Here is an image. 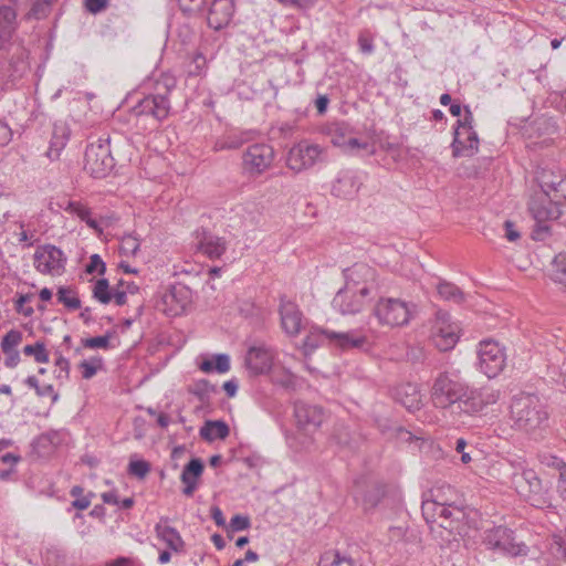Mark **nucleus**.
<instances>
[{
	"label": "nucleus",
	"mask_w": 566,
	"mask_h": 566,
	"mask_svg": "<svg viewBox=\"0 0 566 566\" xmlns=\"http://www.w3.org/2000/svg\"><path fill=\"white\" fill-rule=\"evenodd\" d=\"M483 543L489 549L511 556H526L528 554V546L523 542H517L514 532L502 525L486 530Z\"/></svg>",
	"instance_id": "obj_11"
},
{
	"label": "nucleus",
	"mask_w": 566,
	"mask_h": 566,
	"mask_svg": "<svg viewBox=\"0 0 566 566\" xmlns=\"http://www.w3.org/2000/svg\"><path fill=\"white\" fill-rule=\"evenodd\" d=\"M52 10V7L41 0H34L29 11V15L40 20L46 18Z\"/></svg>",
	"instance_id": "obj_52"
},
{
	"label": "nucleus",
	"mask_w": 566,
	"mask_h": 566,
	"mask_svg": "<svg viewBox=\"0 0 566 566\" xmlns=\"http://www.w3.org/2000/svg\"><path fill=\"white\" fill-rule=\"evenodd\" d=\"M216 391V386L207 379L197 380L189 389V392L197 397L200 401H206L212 392Z\"/></svg>",
	"instance_id": "obj_41"
},
{
	"label": "nucleus",
	"mask_w": 566,
	"mask_h": 566,
	"mask_svg": "<svg viewBox=\"0 0 566 566\" xmlns=\"http://www.w3.org/2000/svg\"><path fill=\"white\" fill-rule=\"evenodd\" d=\"M552 280L566 287V252L555 255L552 262Z\"/></svg>",
	"instance_id": "obj_38"
},
{
	"label": "nucleus",
	"mask_w": 566,
	"mask_h": 566,
	"mask_svg": "<svg viewBox=\"0 0 566 566\" xmlns=\"http://www.w3.org/2000/svg\"><path fill=\"white\" fill-rule=\"evenodd\" d=\"M465 382L457 375L440 373L431 387V399L436 407L447 409L455 407L457 402L465 394Z\"/></svg>",
	"instance_id": "obj_7"
},
{
	"label": "nucleus",
	"mask_w": 566,
	"mask_h": 566,
	"mask_svg": "<svg viewBox=\"0 0 566 566\" xmlns=\"http://www.w3.org/2000/svg\"><path fill=\"white\" fill-rule=\"evenodd\" d=\"M251 521L248 515L237 514L231 517L230 523L228 525V531L230 532H241L250 528Z\"/></svg>",
	"instance_id": "obj_50"
},
{
	"label": "nucleus",
	"mask_w": 566,
	"mask_h": 566,
	"mask_svg": "<svg viewBox=\"0 0 566 566\" xmlns=\"http://www.w3.org/2000/svg\"><path fill=\"white\" fill-rule=\"evenodd\" d=\"M271 381L287 390H294L297 385L296 376L285 368L275 370L271 376Z\"/></svg>",
	"instance_id": "obj_37"
},
{
	"label": "nucleus",
	"mask_w": 566,
	"mask_h": 566,
	"mask_svg": "<svg viewBox=\"0 0 566 566\" xmlns=\"http://www.w3.org/2000/svg\"><path fill=\"white\" fill-rule=\"evenodd\" d=\"M345 285L335 294L332 306L342 315H355L380 293L377 271L366 263L344 270Z\"/></svg>",
	"instance_id": "obj_2"
},
{
	"label": "nucleus",
	"mask_w": 566,
	"mask_h": 566,
	"mask_svg": "<svg viewBox=\"0 0 566 566\" xmlns=\"http://www.w3.org/2000/svg\"><path fill=\"white\" fill-rule=\"evenodd\" d=\"M150 471V464L145 460L130 461L128 464V473L138 479H144Z\"/></svg>",
	"instance_id": "obj_48"
},
{
	"label": "nucleus",
	"mask_w": 566,
	"mask_h": 566,
	"mask_svg": "<svg viewBox=\"0 0 566 566\" xmlns=\"http://www.w3.org/2000/svg\"><path fill=\"white\" fill-rule=\"evenodd\" d=\"M93 297L102 304H108L113 298V293L109 291V283L106 279L96 281L93 289Z\"/></svg>",
	"instance_id": "obj_44"
},
{
	"label": "nucleus",
	"mask_w": 566,
	"mask_h": 566,
	"mask_svg": "<svg viewBox=\"0 0 566 566\" xmlns=\"http://www.w3.org/2000/svg\"><path fill=\"white\" fill-rule=\"evenodd\" d=\"M55 366L59 368L56 374L57 379H67L70 374V361L63 356H59L55 360Z\"/></svg>",
	"instance_id": "obj_54"
},
{
	"label": "nucleus",
	"mask_w": 566,
	"mask_h": 566,
	"mask_svg": "<svg viewBox=\"0 0 566 566\" xmlns=\"http://www.w3.org/2000/svg\"><path fill=\"white\" fill-rule=\"evenodd\" d=\"M555 544V554L557 557L563 558L566 564V543L559 538L554 542Z\"/></svg>",
	"instance_id": "obj_63"
},
{
	"label": "nucleus",
	"mask_w": 566,
	"mask_h": 566,
	"mask_svg": "<svg viewBox=\"0 0 566 566\" xmlns=\"http://www.w3.org/2000/svg\"><path fill=\"white\" fill-rule=\"evenodd\" d=\"M35 392L39 397L51 396L53 402H56L59 400V394L55 392L52 385L40 386Z\"/></svg>",
	"instance_id": "obj_61"
},
{
	"label": "nucleus",
	"mask_w": 566,
	"mask_h": 566,
	"mask_svg": "<svg viewBox=\"0 0 566 566\" xmlns=\"http://www.w3.org/2000/svg\"><path fill=\"white\" fill-rule=\"evenodd\" d=\"M106 271V264L102 260L98 254H92L90 258V262L86 265V272L92 274L94 272H98V274H104Z\"/></svg>",
	"instance_id": "obj_53"
},
{
	"label": "nucleus",
	"mask_w": 566,
	"mask_h": 566,
	"mask_svg": "<svg viewBox=\"0 0 566 566\" xmlns=\"http://www.w3.org/2000/svg\"><path fill=\"white\" fill-rule=\"evenodd\" d=\"M279 313L281 316V325L284 332L290 336H296L302 329V312L298 306L286 298L285 295L280 297Z\"/></svg>",
	"instance_id": "obj_24"
},
{
	"label": "nucleus",
	"mask_w": 566,
	"mask_h": 566,
	"mask_svg": "<svg viewBox=\"0 0 566 566\" xmlns=\"http://www.w3.org/2000/svg\"><path fill=\"white\" fill-rule=\"evenodd\" d=\"M245 142H247V138H244L242 135H228L224 138L218 139L214 143L213 150L221 151V150L238 149Z\"/></svg>",
	"instance_id": "obj_39"
},
{
	"label": "nucleus",
	"mask_w": 566,
	"mask_h": 566,
	"mask_svg": "<svg viewBox=\"0 0 566 566\" xmlns=\"http://www.w3.org/2000/svg\"><path fill=\"white\" fill-rule=\"evenodd\" d=\"M198 250L211 260L220 259L227 251V241L209 231L198 233Z\"/></svg>",
	"instance_id": "obj_25"
},
{
	"label": "nucleus",
	"mask_w": 566,
	"mask_h": 566,
	"mask_svg": "<svg viewBox=\"0 0 566 566\" xmlns=\"http://www.w3.org/2000/svg\"><path fill=\"white\" fill-rule=\"evenodd\" d=\"M500 398V392L490 387L470 388L465 385V394L459 399L455 408L459 412L475 416L490 405H494Z\"/></svg>",
	"instance_id": "obj_13"
},
{
	"label": "nucleus",
	"mask_w": 566,
	"mask_h": 566,
	"mask_svg": "<svg viewBox=\"0 0 566 566\" xmlns=\"http://www.w3.org/2000/svg\"><path fill=\"white\" fill-rule=\"evenodd\" d=\"M59 439V433L56 431H51L41 434L36 439V443L41 446L56 444Z\"/></svg>",
	"instance_id": "obj_58"
},
{
	"label": "nucleus",
	"mask_w": 566,
	"mask_h": 566,
	"mask_svg": "<svg viewBox=\"0 0 566 566\" xmlns=\"http://www.w3.org/2000/svg\"><path fill=\"white\" fill-rule=\"evenodd\" d=\"M357 44L359 51L365 55H370L375 51L374 36L368 30H363L359 32Z\"/></svg>",
	"instance_id": "obj_47"
},
{
	"label": "nucleus",
	"mask_w": 566,
	"mask_h": 566,
	"mask_svg": "<svg viewBox=\"0 0 566 566\" xmlns=\"http://www.w3.org/2000/svg\"><path fill=\"white\" fill-rule=\"evenodd\" d=\"M113 337L112 332H106L104 335L96 336V337H90L82 339V344L86 348H103L108 349L111 348V338Z\"/></svg>",
	"instance_id": "obj_46"
},
{
	"label": "nucleus",
	"mask_w": 566,
	"mask_h": 566,
	"mask_svg": "<svg viewBox=\"0 0 566 566\" xmlns=\"http://www.w3.org/2000/svg\"><path fill=\"white\" fill-rule=\"evenodd\" d=\"M274 157L272 146L263 143L250 145L242 156L243 171L249 177L256 178L271 167Z\"/></svg>",
	"instance_id": "obj_15"
},
{
	"label": "nucleus",
	"mask_w": 566,
	"mask_h": 566,
	"mask_svg": "<svg viewBox=\"0 0 566 566\" xmlns=\"http://www.w3.org/2000/svg\"><path fill=\"white\" fill-rule=\"evenodd\" d=\"M421 511L429 524L430 534L441 547L469 535L471 511L467 506L442 499L440 490H437L432 500L422 501Z\"/></svg>",
	"instance_id": "obj_1"
},
{
	"label": "nucleus",
	"mask_w": 566,
	"mask_h": 566,
	"mask_svg": "<svg viewBox=\"0 0 566 566\" xmlns=\"http://www.w3.org/2000/svg\"><path fill=\"white\" fill-rule=\"evenodd\" d=\"M238 0H211L207 21L214 30L228 27L232 21Z\"/></svg>",
	"instance_id": "obj_22"
},
{
	"label": "nucleus",
	"mask_w": 566,
	"mask_h": 566,
	"mask_svg": "<svg viewBox=\"0 0 566 566\" xmlns=\"http://www.w3.org/2000/svg\"><path fill=\"white\" fill-rule=\"evenodd\" d=\"M459 326L448 312L438 311L431 327V338L441 352L452 349L459 340Z\"/></svg>",
	"instance_id": "obj_17"
},
{
	"label": "nucleus",
	"mask_w": 566,
	"mask_h": 566,
	"mask_svg": "<svg viewBox=\"0 0 566 566\" xmlns=\"http://www.w3.org/2000/svg\"><path fill=\"white\" fill-rule=\"evenodd\" d=\"M363 185L359 172L355 170H343L332 185V193L340 199H353Z\"/></svg>",
	"instance_id": "obj_23"
},
{
	"label": "nucleus",
	"mask_w": 566,
	"mask_h": 566,
	"mask_svg": "<svg viewBox=\"0 0 566 566\" xmlns=\"http://www.w3.org/2000/svg\"><path fill=\"white\" fill-rule=\"evenodd\" d=\"M111 137L103 134L88 143L84 154V169L94 178L106 177L114 168Z\"/></svg>",
	"instance_id": "obj_5"
},
{
	"label": "nucleus",
	"mask_w": 566,
	"mask_h": 566,
	"mask_svg": "<svg viewBox=\"0 0 566 566\" xmlns=\"http://www.w3.org/2000/svg\"><path fill=\"white\" fill-rule=\"evenodd\" d=\"M438 294L446 301L462 303L464 300L463 292L453 283L440 281L437 285Z\"/></svg>",
	"instance_id": "obj_36"
},
{
	"label": "nucleus",
	"mask_w": 566,
	"mask_h": 566,
	"mask_svg": "<svg viewBox=\"0 0 566 566\" xmlns=\"http://www.w3.org/2000/svg\"><path fill=\"white\" fill-rule=\"evenodd\" d=\"M510 409L512 426L516 430L534 434L548 427L547 407L535 394L521 392L514 396Z\"/></svg>",
	"instance_id": "obj_4"
},
{
	"label": "nucleus",
	"mask_w": 566,
	"mask_h": 566,
	"mask_svg": "<svg viewBox=\"0 0 566 566\" xmlns=\"http://www.w3.org/2000/svg\"><path fill=\"white\" fill-rule=\"evenodd\" d=\"M23 339L22 332L18 329L9 331L1 340V349L6 354L4 365L8 368H14L20 363V354L15 349Z\"/></svg>",
	"instance_id": "obj_28"
},
{
	"label": "nucleus",
	"mask_w": 566,
	"mask_h": 566,
	"mask_svg": "<svg viewBox=\"0 0 566 566\" xmlns=\"http://www.w3.org/2000/svg\"><path fill=\"white\" fill-rule=\"evenodd\" d=\"M59 303H62L70 310H77L81 307V300L69 287L61 286L56 293Z\"/></svg>",
	"instance_id": "obj_43"
},
{
	"label": "nucleus",
	"mask_w": 566,
	"mask_h": 566,
	"mask_svg": "<svg viewBox=\"0 0 566 566\" xmlns=\"http://www.w3.org/2000/svg\"><path fill=\"white\" fill-rule=\"evenodd\" d=\"M319 333L328 340V344L342 350L364 349L368 346V338L357 331L333 332L321 329Z\"/></svg>",
	"instance_id": "obj_21"
},
{
	"label": "nucleus",
	"mask_w": 566,
	"mask_h": 566,
	"mask_svg": "<svg viewBox=\"0 0 566 566\" xmlns=\"http://www.w3.org/2000/svg\"><path fill=\"white\" fill-rule=\"evenodd\" d=\"M191 303V290L180 283L170 285L161 295L157 308L167 316L182 315Z\"/></svg>",
	"instance_id": "obj_18"
},
{
	"label": "nucleus",
	"mask_w": 566,
	"mask_h": 566,
	"mask_svg": "<svg viewBox=\"0 0 566 566\" xmlns=\"http://www.w3.org/2000/svg\"><path fill=\"white\" fill-rule=\"evenodd\" d=\"M67 256L54 244L39 245L33 255V265L41 274L62 275L65 272Z\"/></svg>",
	"instance_id": "obj_14"
},
{
	"label": "nucleus",
	"mask_w": 566,
	"mask_h": 566,
	"mask_svg": "<svg viewBox=\"0 0 566 566\" xmlns=\"http://www.w3.org/2000/svg\"><path fill=\"white\" fill-rule=\"evenodd\" d=\"M478 356L480 369L488 378L496 377L506 365L504 348L492 339L480 342Z\"/></svg>",
	"instance_id": "obj_16"
},
{
	"label": "nucleus",
	"mask_w": 566,
	"mask_h": 566,
	"mask_svg": "<svg viewBox=\"0 0 566 566\" xmlns=\"http://www.w3.org/2000/svg\"><path fill=\"white\" fill-rule=\"evenodd\" d=\"M557 490L560 497L566 501V470L559 473Z\"/></svg>",
	"instance_id": "obj_64"
},
{
	"label": "nucleus",
	"mask_w": 566,
	"mask_h": 566,
	"mask_svg": "<svg viewBox=\"0 0 566 566\" xmlns=\"http://www.w3.org/2000/svg\"><path fill=\"white\" fill-rule=\"evenodd\" d=\"M504 229H505V238L509 241L513 242L520 238V232L515 229V224L512 221L506 220L504 222Z\"/></svg>",
	"instance_id": "obj_60"
},
{
	"label": "nucleus",
	"mask_w": 566,
	"mask_h": 566,
	"mask_svg": "<svg viewBox=\"0 0 566 566\" xmlns=\"http://www.w3.org/2000/svg\"><path fill=\"white\" fill-rule=\"evenodd\" d=\"M230 356L228 354H216L209 359H205L200 365L199 369L203 373H218L226 374L230 370Z\"/></svg>",
	"instance_id": "obj_33"
},
{
	"label": "nucleus",
	"mask_w": 566,
	"mask_h": 566,
	"mask_svg": "<svg viewBox=\"0 0 566 566\" xmlns=\"http://www.w3.org/2000/svg\"><path fill=\"white\" fill-rule=\"evenodd\" d=\"M169 517L161 516L159 522L155 525V533L157 537L163 541L170 551L181 553L185 547V542L180 533L169 524Z\"/></svg>",
	"instance_id": "obj_26"
},
{
	"label": "nucleus",
	"mask_w": 566,
	"mask_h": 566,
	"mask_svg": "<svg viewBox=\"0 0 566 566\" xmlns=\"http://www.w3.org/2000/svg\"><path fill=\"white\" fill-rule=\"evenodd\" d=\"M69 138H70L69 128L65 125L55 124L53 126L52 136L50 139L48 156L51 159H57L60 157L61 151L66 146Z\"/></svg>",
	"instance_id": "obj_32"
},
{
	"label": "nucleus",
	"mask_w": 566,
	"mask_h": 566,
	"mask_svg": "<svg viewBox=\"0 0 566 566\" xmlns=\"http://www.w3.org/2000/svg\"><path fill=\"white\" fill-rule=\"evenodd\" d=\"M467 441L463 438H459L455 442V451L461 454V461L464 464H468L471 461V457L468 452H465Z\"/></svg>",
	"instance_id": "obj_59"
},
{
	"label": "nucleus",
	"mask_w": 566,
	"mask_h": 566,
	"mask_svg": "<svg viewBox=\"0 0 566 566\" xmlns=\"http://www.w3.org/2000/svg\"><path fill=\"white\" fill-rule=\"evenodd\" d=\"M30 301V295L21 294L15 303V310L25 317H30L34 311L31 306L24 307V304Z\"/></svg>",
	"instance_id": "obj_55"
},
{
	"label": "nucleus",
	"mask_w": 566,
	"mask_h": 566,
	"mask_svg": "<svg viewBox=\"0 0 566 566\" xmlns=\"http://www.w3.org/2000/svg\"><path fill=\"white\" fill-rule=\"evenodd\" d=\"M416 305L400 298L379 297L374 307V314L380 324L396 327L407 325Z\"/></svg>",
	"instance_id": "obj_10"
},
{
	"label": "nucleus",
	"mask_w": 566,
	"mask_h": 566,
	"mask_svg": "<svg viewBox=\"0 0 566 566\" xmlns=\"http://www.w3.org/2000/svg\"><path fill=\"white\" fill-rule=\"evenodd\" d=\"M538 182L544 195L549 196V192H560L565 197L566 191V177L558 172L555 174L552 170L543 169L538 175Z\"/></svg>",
	"instance_id": "obj_30"
},
{
	"label": "nucleus",
	"mask_w": 566,
	"mask_h": 566,
	"mask_svg": "<svg viewBox=\"0 0 566 566\" xmlns=\"http://www.w3.org/2000/svg\"><path fill=\"white\" fill-rule=\"evenodd\" d=\"M315 107L317 109V113L318 115H323L326 113L327 111V107H328V104H329V98L327 95H317V97L315 98Z\"/></svg>",
	"instance_id": "obj_62"
},
{
	"label": "nucleus",
	"mask_w": 566,
	"mask_h": 566,
	"mask_svg": "<svg viewBox=\"0 0 566 566\" xmlns=\"http://www.w3.org/2000/svg\"><path fill=\"white\" fill-rule=\"evenodd\" d=\"M23 354L25 356H33L34 360L39 364L49 363V353L45 349L43 342H36L34 344L25 345L23 347Z\"/></svg>",
	"instance_id": "obj_40"
},
{
	"label": "nucleus",
	"mask_w": 566,
	"mask_h": 566,
	"mask_svg": "<svg viewBox=\"0 0 566 566\" xmlns=\"http://www.w3.org/2000/svg\"><path fill=\"white\" fill-rule=\"evenodd\" d=\"M15 20V11L9 6L0 7V27L11 32L12 23Z\"/></svg>",
	"instance_id": "obj_51"
},
{
	"label": "nucleus",
	"mask_w": 566,
	"mask_h": 566,
	"mask_svg": "<svg viewBox=\"0 0 566 566\" xmlns=\"http://www.w3.org/2000/svg\"><path fill=\"white\" fill-rule=\"evenodd\" d=\"M326 157L327 150L325 147L308 140H301L289 150L286 165L291 170L301 172L325 161Z\"/></svg>",
	"instance_id": "obj_12"
},
{
	"label": "nucleus",
	"mask_w": 566,
	"mask_h": 566,
	"mask_svg": "<svg viewBox=\"0 0 566 566\" xmlns=\"http://www.w3.org/2000/svg\"><path fill=\"white\" fill-rule=\"evenodd\" d=\"M12 139V130L4 122H0V146H7Z\"/></svg>",
	"instance_id": "obj_57"
},
{
	"label": "nucleus",
	"mask_w": 566,
	"mask_h": 566,
	"mask_svg": "<svg viewBox=\"0 0 566 566\" xmlns=\"http://www.w3.org/2000/svg\"><path fill=\"white\" fill-rule=\"evenodd\" d=\"M177 87V80L170 73L153 75L144 83V97L132 108L136 117H146L155 124L170 115V95Z\"/></svg>",
	"instance_id": "obj_3"
},
{
	"label": "nucleus",
	"mask_w": 566,
	"mask_h": 566,
	"mask_svg": "<svg viewBox=\"0 0 566 566\" xmlns=\"http://www.w3.org/2000/svg\"><path fill=\"white\" fill-rule=\"evenodd\" d=\"M103 358L101 356H94L90 360H83L80 363L78 367L82 370V377L84 379L93 378L97 370L103 368Z\"/></svg>",
	"instance_id": "obj_42"
},
{
	"label": "nucleus",
	"mask_w": 566,
	"mask_h": 566,
	"mask_svg": "<svg viewBox=\"0 0 566 566\" xmlns=\"http://www.w3.org/2000/svg\"><path fill=\"white\" fill-rule=\"evenodd\" d=\"M528 211L536 222L532 231V239L544 241L549 235V226L546 222L559 217L558 207L549 196L536 193L528 201Z\"/></svg>",
	"instance_id": "obj_8"
},
{
	"label": "nucleus",
	"mask_w": 566,
	"mask_h": 566,
	"mask_svg": "<svg viewBox=\"0 0 566 566\" xmlns=\"http://www.w3.org/2000/svg\"><path fill=\"white\" fill-rule=\"evenodd\" d=\"M139 239L129 233L122 237L119 251L125 256H135L139 251Z\"/></svg>",
	"instance_id": "obj_45"
},
{
	"label": "nucleus",
	"mask_w": 566,
	"mask_h": 566,
	"mask_svg": "<svg viewBox=\"0 0 566 566\" xmlns=\"http://www.w3.org/2000/svg\"><path fill=\"white\" fill-rule=\"evenodd\" d=\"M335 145L343 146L346 151L350 154H365V155H374L376 153V148L374 144H370L365 140H360L358 138L350 137L347 140H334Z\"/></svg>",
	"instance_id": "obj_34"
},
{
	"label": "nucleus",
	"mask_w": 566,
	"mask_h": 566,
	"mask_svg": "<svg viewBox=\"0 0 566 566\" xmlns=\"http://www.w3.org/2000/svg\"><path fill=\"white\" fill-rule=\"evenodd\" d=\"M275 354L265 343H254L245 353L244 366L251 376L266 375L272 369Z\"/></svg>",
	"instance_id": "obj_19"
},
{
	"label": "nucleus",
	"mask_w": 566,
	"mask_h": 566,
	"mask_svg": "<svg viewBox=\"0 0 566 566\" xmlns=\"http://www.w3.org/2000/svg\"><path fill=\"white\" fill-rule=\"evenodd\" d=\"M180 10L187 14H196L202 11L206 0H177Z\"/></svg>",
	"instance_id": "obj_49"
},
{
	"label": "nucleus",
	"mask_w": 566,
	"mask_h": 566,
	"mask_svg": "<svg viewBox=\"0 0 566 566\" xmlns=\"http://www.w3.org/2000/svg\"><path fill=\"white\" fill-rule=\"evenodd\" d=\"M318 566H355V563L339 551L331 549L321 555Z\"/></svg>",
	"instance_id": "obj_35"
},
{
	"label": "nucleus",
	"mask_w": 566,
	"mask_h": 566,
	"mask_svg": "<svg viewBox=\"0 0 566 566\" xmlns=\"http://www.w3.org/2000/svg\"><path fill=\"white\" fill-rule=\"evenodd\" d=\"M229 433L230 428L223 420H207L199 431L200 437L208 442L224 440Z\"/></svg>",
	"instance_id": "obj_31"
},
{
	"label": "nucleus",
	"mask_w": 566,
	"mask_h": 566,
	"mask_svg": "<svg viewBox=\"0 0 566 566\" xmlns=\"http://www.w3.org/2000/svg\"><path fill=\"white\" fill-rule=\"evenodd\" d=\"M108 6V0H86L85 7L91 13H98L105 10Z\"/></svg>",
	"instance_id": "obj_56"
},
{
	"label": "nucleus",
	"mask_w": 566,
	"mask_h": 566,
	"mask_svg": "<svg viewBox=\"0 0 566 566\" xmlns=\"http://www.w3.org/2000/svg\"><path fill=\"white\" fill-rule=\"evenodd\" d=\"M332 439L342 449H347L349 451L356 450L363 440L361 434L358 431L343 422H337L334 426Z\"/></svg>",
	"instance_id": "obj_29"
},
{
	"label": "nucleus",
	"mask_w": 566,
	"mask_h": 566,
	"mask_svg": "<svg viewBox=\"0 0 566 566\" xmlns=\"http://www.w3.org/2000/svg\"><path fill=\"white\" fill-rule=\"evenodd\" d=\"M294 418L298 429L304 432H314L324 421V410L317 405L296 401L294 403Z\"/></svg>",
	"instance_id": "obj_20"
},
{
	"label": "nucleus",
	"mask_w": 566,
	"mask_h": 566,
	"mask_svg": "<svg viewBox=\"0 0 566 566\" xmlns=\"http://www.w3.org/2000/svg\"><path fill=\"white\" fill-rule=\"evenodd\" d=\"M512 483L518 495L532 506L537 509L552 506L548 489L533 469H523L514 473Z\"/></svg>",
	"instance_id": "obj_6"
},
{
	"label": "nucleus",
	"mask_w": 566,
	"mask_h": 566,
	"mask_svg": "<svg viewBox=\"0 0 566 566\" xmlns=\"http://www.w3.org/2000/svg\"><path fill=\"white\" fill-rule=\"evenodd\" d=\"M203 462L199 458H192L185 467L180 475L181 482L185 484L182 493L186 496H192L197 486L198 480L203 472Z\"/></svg>",
	"instance_id": "obj_27"
},
{
	"label": "nucleus",
	"mask_w": 566,
	"mask_h": 566,
	"mask_svg": "<svg viewBox=\"0 0 566 566\" xmlns=\"http://www.w3.org/2000/svg\"><path fill=\"white\" fill-rule=\"evenodd\" d=\"M464 116L455 123L451 144L453 157L473 156L479 150L478 133L473 128V114L468 105L463 107Z\"/></svg>",
	"instance_id": "obj_9"
}]
</instances>
